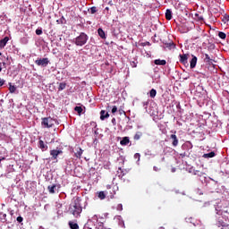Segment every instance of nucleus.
<instances>
[{
    "label": "nucleus",
    "mask_w": 229,
    "mask_h": 229,
    "mask_svg": "<svg viewBox=\"0 0 229 229\" xmlns=\"http://www.w3.org/2000/svg\"><path fill=\"white\" fill-rule=\"evenodd\" d=\"M115 112H117V106H113L112 108V114H115Z\"/></svg>",
    "instance_id": "40"
},
{
    "label": "nucleus",
    "mask_w": 229,
    "mask_h": 229,
    "mask_svg": "<svg viewBox=\"0 0 229 229\" xmlns=\"http://www.w3.org/2000/svg\"><path fill=\"white\" fill-rule=\"evenodd\" d=\"M158 229H165V227H164V226H160Z\"/></svg>",
    "instance_id": "46"
},
{
    "label": "nucleus",
    "mask_w": 229,
    "mask_h": 229,
    "mask_svg": "<svg viewBox=\"0 0 229 229\" xmlns=\"http://www.w3.org/2000/svg\"><path fill=\"white\" fill-rule=\"evenodd\" d=\"M98 196L99 199H105V198H106V194H105V191H99Z\"/></svg>",
    "instance_id": "29"
},
{
    "label": "nucleus",
    "mask_w": 229,
    "mask_h": 229,
    "mask_svg": "<svg viewBox=\"0 0 229 229\" xmlns=\"http://www.w3.org/2000/svg\"><path fill=\"white\" fill-rule=\"evenodd\" d=\"M214 157H216V152L214 151L203 155V158H214Z\"/></svg>",
    "instance_id": "19"
},
{
    "label": "nucleus",
    "mask_w": 229,
    "mask_h": 229,
    "mask_svg": "<svg viewBox=\"0 0 229 229\" xmlns=\"http://www.w3.org/2000/svg\"><path fill=\"white\" fill-rule=\"evenodd\" d=\"M225 20L228 21H229V15L225 16Z\"/></svg>",
    "instance_id": "44"
},
{
    "label": "nucleus",
    "mask_w": 229,
    "mask_h": 229,
    "mask_svg": "<svg viewBox=\"0 0 229 229\" xmlns=\"http://www.w3.org/2000/svg\"><path fill=\"white\" fill-rule=\"evenodd\" d=\"M131 66L133 68L137 67V62L135 61L131 62Z\"/></svg>",
    "instance_id": "39"
},
{
    "label": "nucleus",
    "mask_w": 229,
    "mask_h": 229,
    "mask_svg": "<svg viewBox=\"0 0 229 229\" xmlns=\"http://www.w3.org/2000/svg\"><path fill=\"white\" fill-rule=\"evenodd\" d=\"M196 64H198V57L193 55L190 63L191 69H194V67H196Z\"/></svg>",
    "instance_id": "14"
},
{
    "label": "nucleus",
    "mask_w": 229,
    "mask_h": 229,
    "mask_svg": "<svg viewBox=\"0 0 229 229\" xmlns=\"http://www.w3.org/2000/svg\"><path fill=\"white\" fill-rule=\"evenodd\" d=\"M87 40H89V36L85 32H81L80 36L75 38L74 44L76 46L82 47L87 44Z\"/></svg>",
    "instance_id": "2"
},
{
    "label": "nucleus",
    "mask_w": 229,
    "mask_h": 229,
    "mask_svg": "<svg viewBox=\"0 0 229 229\" xmlns=\"http://www.w3.org/2000/svg\"><path fill=\"white\" fill-rule=\"evenodd\" d=\"M68 225H69V226H70L71 229H80V225H78L77 223H74V222H72V221H70V222L68 223Z\"/></svg>",
    "instance_id": "18"
},
{
    "label": "nucleus",
    "mask_w": 229,
    "mask_h": 229,
    "mask_svg": "<svg viewBox=\"0 0 229 229\" xmlns=\"http://www.w3.org/2000/svg\"><path fill=\"white\" fill-rule=\"evenodd\" d=\"M203 57L205 64H208V65H213L214 59L210 58V55H208V54H204Z\"/></svg>",
    "instance_id": "8"
},
{
    "label": "nucleus",
    "mask_w": 229,
    "mask_h": 229,
    "mask_svg": "<svg viewBox=\"0 0 229 229\" xmlns=\"http://www.w3.org/2000/svg\"><path fill=\"white\" fill-rule=\"evenodd\" d=\"M112 121H113V122H115V118H114Z\"/></svg>",
    "instance_id": "47"
},
{
    "label": "nucleus",
    "mask_w": 229,
    "mask_h": 229,
    "mask_svg": "<svg viewBox=\"0 0 229 229\" xmlns=\"http://www.w3.org/2000/svg\"><path fill=\"white\" fill-rule=\"evenodd\" d=\"M36 65L38 67H47L49 65V59L48 58H40L35 61Z\"/></svg>",
    "instance_id": "5"
},
{
    "label": "nucleus",
    "mask_w": 229,
    "mask_h": 229,
    "mask_svg": "<svg viewBox=\"0 0 229 229\" xmlns=\"http://www.w3.org/2000/svg\"><path fill=\"white\" fill-rule=\"evenodd\" d=\"M140 46H142V47H145V46H151V43L147 41V42L140 43Z\"/></svg>",
    "instance_id": "35"
},
{
    "label": "nucleus",
    "mask_w": 229,
    "mask_h": 229,
    "mask_svg": "<svg viewBox=\"0 0 229 229\" xmlns=\"http://www.w3.org/2000/svg\"><path fill=\"white\" fill-rule=\"evenodd\" d=\"M54 122L55 120H53L51 116L41 118V126L43 128H53V126H55Z\"/></svg>",
    "instance_id": "3"
},
{
    "label": "nucleus",
    "mask_w": 229,
    "mask_h": 229,
    "mask_svg": "<svg viewBox=\"0 0 229 229\" xmlns=\"http://www.w3.org/2000/svg\"><path fill=\"white\" fill-rule=\"evenodd\" d=\"M0 219L2 223H6V213H0Z\"/></svg>",
    "instance_id": "26"
},
{
    "label": "nucleus",
    "mask_w": 229,
    "mask_h": 229,
    "mask_svg": "<svg viewBox=\"0 0 229 229\" xmlns=\"http://www.w3.org/2000/svg\"><path fill=\"white\" fill-rule=\"evenodd\" d=\"M165 47H168V49H173V47H174V43L170 42L165 44Z\"/></svg>",
    "instance_id": "32"
},
{
    "label": "nucleus",
    "mask_w": 229,
    "mask_h": 229,
    "mask_svg": "<svg viewBox=\"0 0 229 229\" xmlns=\"http://www.w3.org/2000/svg\"><path fill=\"white\" fill-rule=\"evenodd\" d=\"M175 171H176L175 168H173V169H172V173H174Z\"/></svg>",
    "instance_id": "45"
},
{
    "label": "nucleus",
    "mask_w": 229,
    "mask_h": 229,
    "mask_svg": "<svg viewBox=\"0 0 229 229\" xmlns=\"http://www.w3.org/2000/svg\"><path fill=\"white\" fill-rule=\"evenodd\" d=\"M8 40H10V38L8 37H4L0 40V49H4V47H5L6 44H8Z\"/></svg>",
    "instance_id": "11"
},
{
    "label": "nucleus",
    "mask_w": 229,
    "mask_h": 229,
    "mask_svg": "<svg viewBox=\"0 0 229 229\" xmlns=\"http://www.w3.org/2000/svg\"><path fill=\"white\" fill-rule=\"evenodd\" d=\"M170 140H172V146L174 148H176L178 146L179 140H178V136H176V134H171Z\"/></svg>",
    "instance_id": "7"
},
{
    "label": "nucleus",
    "mask_w": 229,
    "mask_h": 229,
    "mask_svg": "<svg viewBox=\"0 0 229 229\" xmlns=\"http://www.w3.org/2000/svg\"><path fill=\"white\" fill-rule=\"evenodd\" d=\"M193 174H194L195 176H203L202 172L199 171V170H194V171H193Z\"/></svg>",
    "instance_id": "30"
},
{
    "label": "nucleus",
    "mask_w": 229,
    "mask_h": 229,
    "mask_svg": "<svg viewBox=\"0 0 229 229\" xmlns=\"http://www.w3.org/2000/svg\"><path fill=\"white\" fill-rule=\"evenodd\" d=\"M121 146H128L130 144V138L123 137V140L120 141Z\"/></svg>",
    "instance_id": "15"
},
{
    "label": "nucleus",
    "mask_w": 229,
    "mask_h": 229,
    "mask_svg": "<svg viewBox=\"0 0 229 229\" xmlns=\"http://www.w3.org/2000/svg\"><path fill=\"white\" fill-rule=\"evenodd\" d=\"M16 221H18V223H22V221H24V218H22V216H18L16 218Z\"/></svg>",
    "instance_id": "37"
},
{
    "label": "nucleus",
    "mask_w": 229,
    "mask_h": 229,
    "mask_svg": "<svg viewBox=\"0 0 229 229\" xmlns=\"http://www.w3.org/2000/svg\"><path fill=\"white\" fill-rule=\"evenodd\" d=\"M154 171H160V168H158L157 166H154Z\"/></svg>",
    "instance_id": "43"
},
{
    "label": "nucleus",
    "mask_w": 229,
    "mask_h": 229,
    "mask_svg": "<svg viewBox=\"0 0 229 229\" xmlns=\"http://www.w3.org/2000/svg\"><path fill=\"white\" fill-rule=\"evenodd\" d=\"M134 158H138V160H140V154L136 153V154L134 155Z\"/></svg>",
    "instance_id": "41"
},
{
    "label": "nucleus",
    "mask_w": 229,
    "mask_h": 229,
    "mask_svg": "<svg viewBox=\"0 0 229 229\" xmlns=\"http://www.w3.org/2000/svg\"><path fill=\"white\" fill-rule=\"evenodd\" d=\"M5 81L3 79H0V87H3V85H4Z\"/></svg>",
    "instance_id": "42"
},
{
    "label": "nucleus",
    "mask_w": 229,
    "mask_h": 229,
    "mask_svg": "<svg viewBox=\"0 0 229 229\" xmlns=\"http://www.w3.org/2000/svg\"><path fill=\"white\" fill-rule=\"evenodd\" d=\"M124 174H126V173H124V171H123V168H119L117 171V175L119 176V178H123L124 176Z\"/></svg>",
    "instance_id": "23"
},
{
    "label": "nucleus",
    "mask_w": 229,
    "mask_h": 229,
    "mask_svg": "<svg viewBox=\"0 0 229 229\" xmlns=\"http://www.w3.org/2000/svg\"><path fill=\"white\" fill-rule=\"evenodd\" d=\"M62 153H64L62 150H57V149L50 150L52 160H56L58 158V155H62Z\"/></svg>",
    "instance_id": "6"
},
{
    "label": "nucleus",
    "mask_w": 229,
    "mask_h": 229,
    "mask_svg": "<svg viewBox=\"0 0 229 229\" xmlns=\"http://www.w3.org/2000/svg\"><path fill=\"white\" fill-rule=\"evenodd\" d=\"M36 35H42V29L36 30Z\"/></svg>",
    "instance_id": "38"
},
{
    "label": "nucleus",
    "mask_w": 229,
    "mask_h": 229,
    "mask_svg": "<svg viewBox=\"0 0 229 229\" xmlns=\"http://www.w3.org/2000/svg\"><path fill=\"white\" fill-rule=\"evenodd\" d=\"M81 199H80V197H77L76 199H74L73 202L70 204L68 209V212L76 218L81 217V212H83V208L81 207Z\"/></svg>",
    "instance_id": "1"
},
{
    "label": "nucleus",
    "mask_w": 229,
    "mask_h": 229,
    "mask_svg": "<svg viewBox=\"0 0 229 229\" xmlns=\"http://www.w3.org/2000/svg\"><path fill=\"white\" fill-rule=\"evenodd\" d=\"M107 191H106V194H107L111 199H114V194H116L117 191H119V188L117 186H112V185H106Z\"/></svg>",
    "instance_id": "4"
},
{
    "label": "nucleus",
    "mask_w": 229,
    "mask_h": 229,
    "mask_svg": "<svg viewBox=\"0 0 229 229\" xmlns=\"http://www.w3.org/2000/svg\"><path fill=\"white\" fill-rule=\"evenodd\" d=\"M96 12H98V9L96 8V6H93L90 8V13L94 14L96 13Z\"/></svg>",
    "instance_id": "33"
},
{
    "label": "nucleus",
    "mask_w": 229,
    "mask_h": 229,
    "mask_svg": "<svg viewBox=\"0 0 229 229\" xmlns=\"http://www.w3.org/2000/svg\"><path fill=\"white\" fill-rule=\"evenodd\" d=\"M165 19H166V21H171V19H173V12L171 11V9L166 10Z\"/></svg>",
    "instance_id": "16"
},
{
    "label": "nucleus",
    "mask_w": 229,
    "mask_h": 229,
    "mask_svg": "<svg viewBox=\"0 0 229 229\" xmlns=\"http://www.w3.org/2000/svg\"><path fill=\"white\" fill-rule=\"evenodd\" d=\"M98 33L100 38H106V36L105 34V30H103V29L99 28L98 30Z\"/></svg>",
    "instance_id": "20"
},
{
    "label": "nucleus",
    "mask_w": 229,
    "mask_h": 229,
    "mask_svg": "<svg viewBox=\"0 0 229 229\" xmlns=\"http://www.w3.org/2000/svg\"><path fill=\"white\" fill-rule=\"evenodd\" d=\"M110 117V114L106 113L105 110L100 111V120L105 121Z\"/></svg>",
    "instance_id": "10"
},
{
    "label": "nucleus",
    "mask_w": 229,
    "mask_h": 229,
    "mask_svg": "<svg viewBox=\"0 0 229 229\" xmlns=\"http://www.w3.org/2000/svg\"><path fill=\"white\" fill-rule=\"evenodd\" d=\"M118 112H119L120 115H123V114L126 115V112L123 109H119Z\"/></svg>",
    "instance_id": "36"
},
{
    "label": "nucleus",
    "mask_w": 229,
    "mask_h": 229,
    "mask_svg": "<svg viewBox=\"0 0 229 229\" xmlns=\"http://www.w3.org/2000/svg\"><path fill=\"white\" fill-rule=\"evenodd\" d=\"M218 37L219 38H222V40H225V38H226V34L225 32H219L218 33Z\"/></svg>",
    "instance_id": "31"
},
{
    "label": "nucleus",
    "mask_w": 229,
    "mask_h": 229,
    "mask_svg": "<svg viewBox=\"0 0 229 229\" xmlns=\"http://www.w3.org/2000/svg\"><path fill=\"white\" fill-rule=\"evenodd\" d=\"M65 87H67V84L65 82H61L58 87V90H64L65 89Z\"/></svg>",
    "instance_id": "28"
},
{
    "label": "nucleus",
    "mask_w": 229,
    "mask_h": 229,
    "mask_svg": "<svg viewBox=\"0 0 229 229\" xmlns=\"http://www.w3.org/2000/svg\"><path fill=\"white\" fill-rule=\"evenodd\" d=\"M142 137V131H137L133 137L134 140H140V138Z\"/></svg>",
    "instance_id": "21"
},
{
    "label": "nucleus",
    "mask_w": 229,
    "mask_h": 229,
    "mask_svg": "<svg viewBox=\"0 0 229 229\" xmlns=\"http://www.w3.org/2000/svg\"><path fill=\"white\" fill-rule=\"evenodd\" d=\"M15 90H17V88L15 86H13L10 82L9 83V92H11V94H13V92H15Z\"/></svg>",
    "instance_id": "25"
},
{
    "label": "nucleus",
    "mask_w": 229,
    "mask_h": 229,
    "mask_svg": "<svg viewBox=\"0 0 229 229\" xmlns=\"http://www.w3.org/2000/svg\"><path fill=\"white\" fill-rule=\"evenodd\" d=\"M179 58H180L179 60L180 63L185 65V64H187V60H189V55L188 54L179 55Z\"/></svg>",
    "instance_id": "9"
},
{
    "label": "nucleus",
    "mask_w": 229,
    "mask_h": 229,
    "mask_svg": "<svg viewBox=\"0 0 229 229\" xmlns=\"http://www.w3.org/2000/svg\"><path fill=\"white\" fill-rule=\"evenodd\" d=\"M116 210H118L119 212L123 211V204H118L116 207Z\"/></svg>",
    "instance_id": "34"
},
{
    "label": "nucleus",
    "mask_w": 229,
    "mask_h": 229,
    "mask_svg": "<svg viewBox=\"0 0 229 229\" xmlns=\"http://www.w3.org/2000/svg\"><path fill=\"white\" fill-rule=\"evenodd\" d=\"M38 148H39L42 151H47V145H46V143H44V140H39V141H38Z\"/></svg>",
    "instance_id": "13"
},
{
    "label": "nucleus",
    "mask_w": 229,
    "mask_h": 229,
    "mask_svg": "<svg viewBox=\"0 0 229 229\" xmlns=\"http://www.w3.org/2000/svg\"><path fill=\"white\" fill-rule=\"evenodd\" d=\"M74 110L79 114V115H81V113L83 112V108L81 106H75Z\"/></svg>",
    "instance_id": "27"
},
{
    "label": "nucleus",
    "mask_w": 229,
    "mask_h": 229,
    "mask_svg": "<svg viewBox=\"0 0 229 229\" xmlns=\"http://www.w3.org/2000/svg\"><path fill=\"white\" fill-rule=\"evenodd\" d=\"M81 155H83V149L80 147L75 148L74 157H76V158H81Z\"/></svg>",
    "instance_id": "12"
},
{
    "label": "nucleus",
    "mask_w": 229,
    "mask_h": 229,
    "mask_svg": "<svg viewBox=\"0 0 229 229\" xmlns=\"http://www.w3.org/2000/svg\"><path fill=\"white\" fill-rule=\"evenodd\" d=\"M149 97L152 98H155L157 97V89H152L149 91Z\"/></svg>",
    "instance_id": "24"
},
{
    "label": "nucleus",
    "mask_w": 229,
    "mask_h": 229,
    "mask_svg": "<svg viewBox=\"0 0 229 229\" xmlns=\"http://www.w3.org/2000/svg\"><path fill=\"white\" fill-rule=\"evenodd\" d=\"M55 189H56V184H53L47 187V191L50 192V194H55Z\"/></svg>",
    "instance_id": "22"
},
{
    "label": "nucleus",
    "mask_w": 229,
    "mask_h": 229,
    "mask_svg": "<svg viewBox=\"0 0 229 229\" xmlns=\"http://www.w3.org/2000/svg\"><path fill=\"white\" fill-rule=\"evenodd\" d=\"M154 64H156V65H165V64H167V62L165 61V60H160V59H156L155 61H154Z\"/></svg>",
    "instance_id": "17"
}]
</instances>
